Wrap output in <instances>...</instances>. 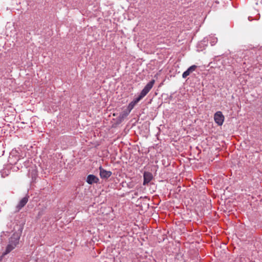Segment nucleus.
<instances>
[{
  "mask_svg": "<svg viewBox=\"0 0 262 262\" xmlns=\"http://www.w3.org/2000/svg\"><path fill=\"white\" fill-rule=\"evenodd\" d=\"M29 200V196H26L22 198L20 201L18 202V204L16 205L15 207V212H19L20 209H21L27 203Z\"/></svg>",
  "mask_w": 262,
  "mask_h": 262,
  "instance_id": "7ed1b4c3",
  "label": "nucleus"
},
{
  "mask_svg": "<svg viewBox=\"0 0 262 262\" xmlns=\"http://www.w3.org/2000/svg\"><path fill=\"white\" fill-rule=\"evenodd\" d=\"M130 112H128V110H126V111L123 112V116H127Z\"/></svg>",
  "mask_w": 262,
  "mask_h": 262,
  "instance_id": "9b49d317",
  "label": "nucleus"
},
{
  "mask_svg": "<svg viewBox=\"0 0 262 262\" xmlns=\"http://www.w3.org/2000/svg\"><path fill=\"white\" fill-rule=\"evenodd\" d=\"M155 80L154 79L151 80L149 81L144 88V89L141 92L140 95L138 97L135 98L133 101L136 104L140 101L144 97H145L148 93L150 91V90L152 88L154 84H155Z\"/></svg>",
  "mask_w": 262,
  "mask_h": 262,
  "instance_id": "f257e3e1",
  "label": "nucleus"
},
{
  "mask_svg": "<svg viewBox=\"0 0 262 262\" xmlns=\"http://www.w3.org/2000/svg\"><path fill=\"white\" fill-rule=\"evenodd\" d=\"M99 178L94 174H89L86 180V182L90 185H92L94 183H98L99 182Z\"/></svg>",
  "mask_w": 262,
  "mask_h": 262,
  "instance_id": "0eeeda50",
  "label": "nucleus"
},
{
  "mask_svg": "<svg viewBox=\"0 0 262 262\" xmlns=\"http://www.w3.org/2000/svg\"><path fill=\"white\" fill-rule=\"evenodd\" d=\"M197 68V66L195 65H192L190 66L186 71H185L182 74V77L183 78H186L188 76H189L190 73L194 71Z\"/></svg>",
  "mask_w": 262,
  "mask_h": 262,
  "instance_id": "6e6552de",
  "label": "nucleus"
},
{
  "mask_svg": "<svg viewBox=\"0 0 262 262\" xmlns=\"http://www.w3.org/2000/svg\"><path fill=\"white\" fill-rule=\"evenodd\" d=\"M214 120L219 125H222L224 121V116L222 113L220 111L216 112L214 115Z\"/></svg>",
  "mask_w": 262,
  "mask_h": 262,
  "instance_id": "f03ea898",
  "label": "nucleus"
},
{
  "mask_svg": "<svg viewBox=\"0 0 262 262\" xmlns=\"http://www.w3.org/2000/svg\"><path fill=\"white\" fill-rule=\"evenodd\" d=\"M19 237L15 234H13L9 240V244H11V247H13V249L18 244Z\"/></svg>",
  "mask_w": 262,
  "mask_h": 262,
  "instance_id": "39448f33",
  "label": "nucleus"
},
{
  "mask_svg": "<svg viewBox=\"0 0 262 262\" xmlns=\"http://www.w3.org/2000/svg\"><path fill=\"white\" fill-rule=\"evenodd\" d=\"M100 176L102 179H107L110 177L112 174L111 171H107L103 169L101 166L99 167Z\"/></svg>",
  "mask_w": 262,
  "mask_h": 262,
  "instance_id": "20e7f679",
  "label": "nucleus"
},
{
  "mask_svg": "<svg viewBox=\"0 0 262 262\" xmlns=\"http://www.w3.org/2000/svg\"><path fill=\"white\" fill-rule=\"evenodd\" d=\"M136 104L134 103L132 101L130 103H129L127 109L128 110V112H130V111L133 109Z\"/></svg>",
  "mask_w": 262,
  "mask_h": 262,
  "instance_id": "9d476101",
  "label": "nucleus"
},
{
  "mask_svg": "<svg viewBox=\"0 0 262 262\" xmlns=\"http://www.w3.org/2000/svg\"><path fill=\"white\" fill-rule=\"evenodd\" d=\"M13 250V247H11V244H8L6 247L5 251L3 253V255L4 256L5 255L8 254Z\"/></svg>",
  "mask_w": 262,
  "mask_h": 262,
  "instance_id": "1a4fd4ad",
  "label": "nucleus"
},
{
  "mask_svg": "<svg viewBox=\"0 0 262 262\" xmlns=\"http://www.w3.org/2000/svg\"><path fill=\"white\" fill-rule=\"evenodd\" d=\"M143 185H146L149 183L153 179L152 174L150 172L145 171L143 173Z\"/></svg>",
  "mask_w": 262,
  "mask_h": 262,
  "instance_id": "423d86ee",
  "label": "nucleus"
}]
</instances>
